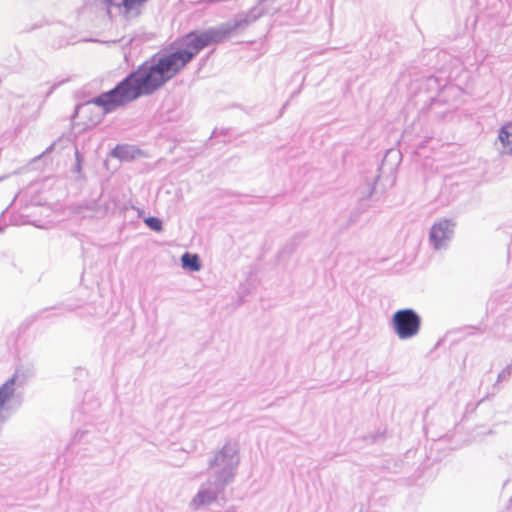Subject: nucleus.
<instances>
[{
	"mask_svg": "<svg viewBox=\"0 0 512 512\" xmlns=\"http://www.w3.org/2000/svg\"><path fill=\"white\" fill-rule=\"evenodd\" d=\"M238 26L235 23L186 34L172 44V51L153 56L114 89L81 105L77 116L86 119V126H95L106 113L141 96L153 94L179 74L203 48L226 40Z\"/></svg>",
	"mask_w": 512,
	"mask_h": 512,
	"instance_id": "nucleus-1",
	"label": "nucleus"
},
{
	"mask_svg": "<svg viewBox=\"0 0 512 512\" xmlns=\"http://www.w3.org/2000/svg\"><path fill=\"white\" fill-rule=\"evenodd\" d=\"M240 464V450L236 442L228 441L215 451L208 463L211 477L220 483H231Z\"/></svg>",
	"mask_w": 512,
	"mask_h": 512,
	"instance_id": "nucleus-2",
	"label": "nucleus"
},
{
	"mask_svg": "<svg viewBox=\"0 0 512 512\" xmlns=\"http://www.w3.org/2000/svg\"><path fill=\"white\" fill-rule=\"evenodd\" d=\"M390 325L400 340L411 339L419 334L421 317L413 309H401L393 314Z\"/></svg>",
	"mask_w": 512,
	"mask_h": 512,
	"instance_id": "nucleus-3",
	"label": "nucleus"
},
{
	"mask_svg": "<svg viewBox=\"0 0 512 512\" xmlns=\"http://www.w3.org/2000/svg\"><path fill=\"white\" fill-rule=\"evenodd\" d=\"M226 486L227 484L220 483L217 479L211 477L200 485L196 495L190 501V508L192 510H199L202 507L217 502L218 497L224 492Z\"/></svg>",
	"mask_w": 512,
	"mask_h": 512,
	"instance_id": "nucleus-4",
	"label": "nucleus"
},
{
	"mask_svg": "<svg viewBox=\"0 0 512 512\" xmlns=\"http://www.w3.org/2000/svg\"><path fill=\"white\" fill-rule=\"evenodd\" d=\"M456 223L452 219L436 221L429 231V242L435 250L446 249L454 236Z\"/></svg>",
	"mask_w": 512,
	"mask_h": 512,
	"instance_id": "nucleus-5",
	"label": "nucleus"
},
{
	"mask_svg": "<svg viewBox=\"0 0 512 512\" xmlns=\"http://www.w3.org/2000/svg\"><path fill=\"white\" fill-rule=\"evenodd\" d=\"M111 12L115 9L126 19L140 15L141 9L148 0H99Z\"/></svg>",
	"mask_w": 512,
	"mask_h": 512,
	"instance_id": "nucleus-6",
	"label": "nucleus"
},
{
	"mask_svg": "<svg viewBox=\"0 0 512 512\" xmlns=\"http://www.w3.org/2000/svg\"><path fill=\"white\" fill-rule=\"evenodd\" d=\"M498 152L501 156L512 155V121L500 126L497 133Z\"/></svg>",
	"mask_w": 512,
	"mask_h": 512,
	"instance_id": "nucleus-7",
	"label": "nucleus"
},
{
	"mask_svg": "<svg viewBox=\"0 0 512 512\" xmlns=\"http://www.w3.org/2000/svg\"><path fill=\"white\" fill-rule=\"evenodd\" d=\"M182 267L190 271H199L201 262L197 254L184 253L181 257Z\"/></svg>",
	"mask_w": 512,
	"mask_h": 512,
	"instance_id": "nucleus-8",
	"label": "nucleus"
},
{
	"mask_svg": "<svg viewBox=\"0 0 512 512\" xmlns=\"http://www.w3.org/2000/svg\"><path fill=\"white\" fill-rule=\"evenodd\" d=\"M145 224L154 231H162V221L157 217H148L144 219Z\"/></svg>",
	"mask_w": 512,
	"mask_h": 512,
	"instance_id": "nucleus-9",
	"label": "nucleus"
},
{
	"mask_svg": "<svg viewBox=\"0 0 512 512\" xmlns=\"http://www.w3.org/2000/svg\"><path fill=\"white\" fill-rule=\"evenodd\" d=\"M113 155L120 159L127 158V148L125 146H116L113 150Z\"/></svg>",
	"mask_w": 512,
	"mask_h": 512,
	"instance_id": "nucleus-10",
	"label": "nucleus"
},
{
	"mask_svg": "<svg viewBox=\"0 0 512 512\" xmlns=\"http://www.w3.org/2000/svg\"><path fill=\"white\" fill-rule=\"evenodd\" d=\"M511 374V368L510 367H506L505 369H503L499 375H498V380H504V379H507Z\"/></svg>",
	"mask_w": 512,
	"mask_h": 512,
	"instance_id": "nucleus-11",
	"label": "nucleus"
},
{
	"mask_svg": "<svg viewBox=\"0 0 512 512\" xmlns=\"http://www.w3.org/2000/svg\"><path fill=\"white\" fill-rule=\"evenodd\" d=\"M75 156H76V161H77V171L79 172L81 170V161H82V156L81 154L79 153L78 150H76L75 152Z\"/></svg>",
	"mask_w": 512,
	"mask_h": 512,
	"instance_id": "nucleus-12",
	"label": "nucleus"
}]
</instances>
